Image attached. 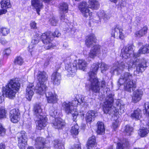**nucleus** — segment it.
<instances>
[{
    "label": "nucleus",
    "mask_w": 149,
    "mask_h": 149,
    "mask_svg": "<svg viewBox=\"0 0 149 149\" xmlns=\"http://www.w3.org/2000/svg\"><path fill=\"white\" fill-rule=\"evenodd\" d=\"M79 8L83 16L87 17L89 16L90 17L92 16V13L90 12L86 2H81L79 6Z\"/></svg>",
    "instance_id": "obj_11"
},
{
    "label": "nucleus",
    "mask_w": 149,
    "mask_h": 149,
    "mask_svg": "<svg viewBox=\"0 0 149 149\" xmlns=\"http://www.w3.org/2000/svg\"><path fill=\"white\" fill-rule=\"evenodd\" d=\"M51 24L53 26H56L57 24V21L56 20L54 17H53L50 19Z\"/></svg>",
    "instance_id": "obj_51"
},
{
    "label": "nucleus",
    "mask_w": 149,
    "mask_h": 149,
    "mask_svg": "<svg viewBox=\"0 0 149 149\" xmlns=\"http://www.w3.org/2000/svg\"><path fill=\"white\" fill-rule=\"evenodd\" d=\"M20 113L18 109H14L10 111V117L11 121L13 123H17L19 120Z\"/></svg>",
    "instance_id": "obj_13"
},
{
    "label": "nucleus",
    "mask_w": 149,
    "mask_h": 149,
    "mask_svg": "<svg viewBox=\"0 0 149 149\" xmlns=\"http://www.w3.org/2000/svg\"><path fill=\"white\" fill-rule=\"evenodd\" d=\"M66 26L68 29H71L72 28V25H71V24L69 23L67 24Z\"/></svg>",
    "instance_id": "obj_60"
},
{
    "label": "nucleus",
    "mask_w": 149,
    "mask_h": 149,
    "mask_svg": "<svg viewBox=\"0 0 149 149\" xmlns=\"http://www.w3.org/2000/svg\"><path fill=\"white\" fill-rule=\"evenodd\" d=\"M14 63L15 65H21L24 63L23 59L20 56H17L15 59Z\"/></svg>",
    "instance_id": "obj_40"
},
{
    "label": "nucleus",
    "mask_w": 149,
    "mask_h": 149,
    "mask_svg": "<svg viewBox=\"0 0 149 149\" xmlns=\"http://www.w3.org/2000/svg\"><path fill=\"white\" fill-rule=\"evenodd\" d=\"M52 124L54 128L59 129L65 125V123L62 119L60 118L55 119Z\"/></svg>",
    "instance_id": "obj_27"
},
{
    "label": "nucleus",
    "mask_w": 149,
    "mask_h": 149,
    "mask_svg": "<svg viewBox=\"0 0 149 149\" xmlns=\"http://www.w3.org/2000/svg\"><path fill=\"white\" fill-rule=\"evenodd\" d=\"M48 103H54L57 102L56 95L55 94L52 93L51 92H49L46 94Z\"/></svg>",
    "instance_id": "obj_23"
},
{
    "label": "nucleus",
    "mask_w": 149,
    "mask_h": 149,
    "mask_svg": "<svg viewBox=\"0 0 149 149\" xmlns=\"http://www.w3.org/2000/svg\"><path fill=\"white\" fill-rule=\"evenodd\" d=\"M97 132L98 134H102L104 133L105 128L102 122H98L97 123Z\"/></svg>",
    "instance_id": "obj_34"
},
{
    "label": "nucleus",
    "mask_w": 149,
    "mask_h": 149,
    "mask_svg": "<svg viewBox=\"0 0 149 149\" xmlns=\"http://www.w3.org/2000/svg\"><path fill=\"white\" fill-rule=\"evenodd\" d=\"M52 33L47 32L43 34L41 38L43 43L45 45V48L47 49H50L53 47L52 43Z\"/></svg>",
    "instance_id": "obj_7"
},
{
    "label": "nucleus",
    "mask_w": 149,
    "mask_h": 149,
    "mask_svg": "<svg viewBox=\"0 0 149 149\" xmlns=\"http://www.w3.org/2000/svg\"><path fill=\"white\" fill-rule=\"evenodd\" d=\"M7 42V41L5 40H1V43L2 44H5Z\"/></svg>",
    "instance_id": "obj_64"
},
{
    "label": "nucleus",
    "mask_w": 149,
    "mask_h": 149,
    "mask_svg": "<svg viewBox=\"0 0 149 149\" xmlns=\"http://www.w3.org/2000/svg\"><path fill=\"white\" fill-rule=\"evenodd\" d=\"M4 97L3 94H0V103H1L4 100Z\"/></svg>",
    "instance_id": "obj_59"
},
{
    "label": "nucleus",
    "mask_w": 149,
    "mask_h": 149,
    "mask_svg": "<svg viewBox=\"0 0 149 149\" xmlns=\"http://www.w3.org/2000/svg\"><path fill=\"white\" fill-rule=\"evenodd\" d=\"M40 37L37 35L34 36L32 38L31 44L29 46V49H32L34 47V45L37 44L39 41Z\"/></svg>",
    "instance_id": "obj_36"
},
{
    "label": "nucleus",
    "mask_w": 149,
    "mask_h": 149,
    "mask_svg": "<svg viewBox=\"0 0 149 149\" xmlns=\"http://www.w3.org/2000/svg\"><path fill=\"white\" fill-rule=\"evenodd\" d=\"M101 87L104 88L106 86V83L104 80L102 81L101 82Z\"/></svg>",
    "instance_id": "obj_61"
},
{
    "label": "nucleus",
    "mask_w": 149,
    "mask_h": 149,
    "mask_svg": "<svg viewBox=\"0 0 149 149\" xmlns=\"http://www.w3.org/2000/svg\"><path fill=\"white\" fill-rule=\"evenodd\" d=\"M78 102L77 98H75L74 100H73L71 102H69V103H70V105L74 107H76L78 104Z\"/></svg>",
    "instance_id": "obj_48"
},
{
    "label": "nucleus",
    "mask_w": 149,
    "mask_h": 149,
    "mask_svg": "<svg viewBox=\"0 0 149 149\" xmlns=\"http://www.w3.org/2000/svg\"><path fill=\"white\" fill-rule=\"evenodd\" d=\"M77 100L80 104H81L85 102L84 97L82 96H81L78 99H77Z\"/></svg>",
    "instance_id": "obj_53"
},
{
    "label": "nucleus",
    "mask_w": 149,
    "mask_h": 149,
    "mask_svg": "<svg viewBox=\"0 0 149 149\" xmlns=\"http://www.w3.org/2000/svg\"><path fill=\"white\" fill-rule=\"evenodd\" d=\"M65 143L60 140H55L53 142V145L55 149H64Z\"/></svg>",
    "instance_id": "obj_31"
},
{
    "label": "nucleus",
    "mask_w": 149,
    "mask_h": 149,
    "mask_svg": "<svg viewBox=\"0 0 149 149\" xmlns=\"http://www.w3.org/2000/svg\"><path fill=\"white\" fill-rule=\"evenodd\" d=\"M133 128L132 127L130 126L129 125H127L125 127V132L127 135H130L131 133L132 132Z\"/></svg>",
    "instance_id": "obj_43"
},
{
    "label": "nucleus",
    "mask_w": 149,
    "mask_h": 149,
    "mask_svg": "<svg viewBox=\"0 0 149 149\" xmlns=\"http://www.w3.org/2000/svg\"><path fill=\"white\" fill-rule=\"evenodd\" d=\"M149 132L148 128H146L143 127L139 129L138 134L141 137H143L146 136Z\"/></svg>",
    "instance_id": "obj_38"
},
{
    "label": "nucleus",
    "mask_w": 149,
    "mask_h": 149,
    "mask_svg": "<svg viewBox=\"0 0 149 149\" xmlns=\"http://www.w3.org/2000/svg\"><path fill=\"white\" fill-rule=\"evenodd\" d=\"M100 49L101 46L98 45H96L93 47L91 49V50H93V52H94L97 55H98L100 54Z\"/></svg>",
    "instance_id": "obj_42"
},
{
    "label": "nucleus",
    "mask_w": 149,
    "mask_h": 149,
    "mask_svg": "<svg viewBox=\"0 0 149 149\" xmlns=\"http://www.w3.org/2000/svg\"><path fill=\"white\" fill-rule=\"evenodd\" d=\"M118 107L119 106V109L118 110V112H120L121 114L123 113L125 111V109L124 105L121 104V103H119L117 105Z\"/></svg>",
    "instance_id": "obj_46"
},
{
    "label": "nucleus",
    "mask_w": 149,
    "mask_h": 149,
    "mask_svg": "<svg viewBox=\"0 0 149 149\" xmlns=\"http://www.w3.org/2000/svg\"><path fill=\"white\" fill-rule=\"evenodd\" d=\"M47 88L46 84L38 82L35 87L36 93L41 95L44 94Z\"/></svg>",
    "instance_id": "obj_14"
},
{
    "label": "nucleus",
    "mask_w": 149,
    "mask_h": 149,
    "mask_svg": "<svg viewBox=\"0 0 149 149\" xmlns=\"http://www.w3.org/2000/svg\"><path fill=\"white\" fill-rule=\"evenodd\" d=\"M31 4L36 8L37 13L39 15L40 9L42 8L43 6L42 2L39 0H32Z\"/></svg>",
    "instance_id": "obj_25"
},
{
    "label": "nucleus",
    "mask_w": 149,
    "mask_h": 149,
    "mask_svg": "<svg viewBox=\"0 0 149 149\" xmlns=\"http://www.w3.org/2000/svg\"><path fill=\"white\" fill-rule=\"evenodd\" d=\"M133 75L130 72H126L121 74L118 81V85H123L125 90L130 93L136 87L135 82L132 80Z\"/></svg>",
    "instance_id": "obj_2"
},
{
    "label": "nucleus",
    "mask_w": 149,
    "mask_h": 149,
    "mask_svg": "<svg viewBox=\"0 0 149 149\" xmlns=\"http://www.w3.org/2000/svg\"><path fill=\"white\" fill-rule=\"evenodd\" d=\"M6 111L3 108L0 109V118L6 117Z\"/></svg>",
    "instance_id": "obj_47"
},
{
    "label": "nucleus",
    "mask_w": 149,
    "mask_h": 149,
    "mask_svg": "<svg viewBox=\"0 0 149 149\" xmlns=\"http://www.w3.org/2000/svg\"><path fill=\"white\" fill-rule=\"evenodd\" d=\"M143 94V92L141 90L137 89L134 91L132 96V102L136 103L139 102L141 100Z\"/></svg>",
    "instance_id": "obj_19"
},
{
    "label": "nucleus",
    "mask_w": 149,
    "mask_h": 149,
    "mask_svg": "<svg viewBox=\"0 0 149 149\" xmlns=\"http://www.w3.org/2000/svg\"><path fill=\"white\" fill-rule=\"evenodd\" d=\"M0 32L3 36H6L10 32L9 29L7 28L2 27L0 29Z\"/></svg>",
    "instance_id": "obj_44"
},
{
    "label": "nucleus",
    "mask_w": 149,
    "mask_h": 149,
    "mask_svg": "<svg viewBox=\"0 0 149 149\" xmlns=\"http://www.w3.org/2000/svg\"><path fill=\"white\" fill-rule=\"evenodd\" d=\"M96 145L95 137L92 136L89 138L87 144V147L88 149H90Z\"/></svg>",
    "instance_id": "obj_33"
},
{
    "label": "nucleus",
    "mask_w": 149,
    "mask_h": 149,
    "mask_svg": "<svg viewBox=\"0 0 149 149\" xmlns=\"http://www.w3.org/2000/svg\"><path fill=\"white\" fill-rule=\"evenodd\" d=\"M97 56V55L93 52V50L91 49L89 53L88 56L91 58L94 59Z\"/></svg>",
    "instance_id": "obj_50"
},
{
    "label": "nucleus",
    "mask_w": 149,
    "mask_h": 149,
    "mask_svg": "<svg viewBox=\"0 0 149 149\" xmlns=\"http://www.w3.org/2000/svg\"><path fill=\"white\" fill-rule=\"evenodd\" d=\"M123 29L119 25H116L112 29V36L111 37V41L112 43L114 42V38H119L120 39L123 40L125 38V36L123 32Z\"/></svg>",
    "instance_id": "obj_9"
},
{
    "label": "nucleus",
    "mask_w": 149,
    "mask_h": 149,
    "mask_svg": "<svg viewBox=\"0 0 149 149\" xmlns=\"http://www.w3.org/2000/svg\"><path fill=\"white\" fill-rule=\"evenodd\" d=\"M89 81L90 84L88 86V88L90 91L93 93H99L100 91V82L96 77L93 76L90 78Z\"/></svg>",
    "instance_id": "obj_6"
},
{
    "label": "nucleus",
    "mask_w": 149,
    "mask_h": 149,
    "mask_svg": "<svg viewBox=\"0 0 149 149\" xmlns=\"http://www.w3.org/2000/svg\"><path fill=\"white\" fill-rule=\"evenodd\" d=\"M133 46L132 45H129L128 46L124 47L122 49L120 56L123 58L126 59L129 58L131 55H133L134 57H139V54H145L149 53V45L143 46L140 48L138 53L135 54L134 52Z\"/></svg>",
    "instance_id": "obj_3"
},
{
    "label": "nucleus",
    "mask_w": 149,
    "mask_h": 149,
    "mask_svg": "<svg viewBox=\"0 0 149 149\" xmlns=\"http://www.w3.org/2000/svg\"><path fill=\"white\" fill-rule=\"evenodd\" d=\"M5 130L2 126L0 125V135L2 136L5 134Z\"/></svg>",
    "instance_id": "obj_54"
},
{
    "label": "nucleus",
    "mask_w": 149,
    "mask_h": 149,
    "mask_svg": "<svg viewBox=\"0 0 149 149\" xmlns=\"http://www.w3.org/2000/svg\"><path fill=\"white\" fill-rule=\"evenodd\" d=\"M141 19V17L140 16H136L135 18V22L137 24L139 23Z\"/></svg>",
    "instance_id": "obj_56"
},
{
    "label": "nucleus",
    "mask_w": 149,
    "mask_h": 149,
    "mask_svg": "<svg viewBox=\"0 0 149 149\" xmlns=\"http://www.w3.org/2000/svg\"><path fill=\"white\" fill-rule=\"evenodd\" d=\"M51 82L53 84L58 85L60 83L61 77L60 74L57 72H54L51 77Z\"/></svg>",
    "instance_id": "obj_22"
},
{
    "label": "nucleus",
    "mask_w": 149,
    "mask_h": 149,
    "mask_svg": "<svg viewBox=\"0 0 149 149\" xmlns=\"http://www.w3.org/2000/svg\"><path fill=\"white\" fill-rule=\"evenodd\" d=\"M148 63L146 60L144 58L141 59H138L136 58H134V61H130L127 64L122 62L118 64V66H114L111 69V71L114 73L116 72L118 74V72L119 70H124L125 69L127 68L129 72L132 70L133 66L135 65L136 67V71H134V74L136 72L137 74L140 72L142 73L146 69L148 66Z\"/></svg>",
    "instance_id": "obj_1"
},
{
    "label": "nucleus",
    "mask_w": 149,
    "mask_h": 149,
    "mask_svg": "<svg viewBox=\"0 0 149 149\" xmlns=\"http://www.w3.org/2000/svg\"><path fill=\"white\" fill-rule=\"evenodd\" d=\"M96 38L94 34H92L88 35L86 38L85 43L88 47H90L95 45L96 42Z\"/></svg>",
    "instance_id": "obj_20"
},
{
    "label": "nucleus",
    "mask_w": 149,
    "mask_h": 149,
    "mask_svg": "<svg viewBox=\"0 0 149 149\" xmlns=\"http://www.w3.org/2000/svg\"><path fill=\"white\" fill-rule=\"evenodd\" d=\"M34 87L29 85L26 89V98L29 101H30L34 94Z\"/></svg>",
    "instance_id": "obj_26"
},
{
    "label": "nucleus",
    "mask_w": 149,
    "mask_h": 149,
    "mask_svg": "<svg viewBox=\"0 0 149 149\" xmlns=\"http://www.w3.org/2000/svg\"><path fill=\"white\" fill-rule=\"evenodd\" d=\"M97 14L99 18H103L104 20H108L110 17V15L108 14H106L103 10L98 12Z\"/></svg>",
    "instance_id": "obj_37"
},
{
    "label": "nucleus",
    "mask_w": 149,
    "mask_h": 149,
    "mask_svg": "<svg viewBox=\"0 0 149 149\" xmlns=\"http://www.w3.org/2000/svg\"><path fill=\"white\" fill-rule=\"evenodd\" d=\"M114 95L112 94H109L106 98L103 107V111L106 113L109 112L113 114V112L115 113L117 112L115 108L112 106L114 101Z\"/></svg>",
    "instance_id": "obj_5"
},
{
    "label": "nucleus",
    "mask_w": 149,
    "mask_h": 149,
    "mask_svg": "<svg viewBox=\"0 0 149 149\" xmlns=\"http://www.w3.org/2000/svg\"><path fill=\"white\" fill-rule=\"evenodd\" d=\"M78 65L79 68L80 69H84L87 65V63L86 61L83 59H79L78 60Z\"/></svg>",
    "instance_id": "obj_39"
},
{
    "label": "nucleus",
    "mask_w": 149,
    "mask_h": 149,
    "mask_svg": "<svg viewBox=\"0 0 149 149\" xmlns=\"http://www.w3.org/2000/svg\"><path fill=\"white\" fill-rule=\"evenodd\" d=\"M90 8L93 10H97L99 7L100 4L96 0H89L88 2Z\"/></svg>",
    "instance_id": "obj_29"
},
{
    "label": "nucleus",
    "mask_w": 149,
    "mask_h": 149,
    "mask_svg": "<svg viewBox=\"0 0 149 149\" xmlns=\"http://www.w3.org/2000/svg\"><path fill=\"white\" fill-rule=\"evenodd\" d=\"M36 76L38 83H45L46 81L48 80V75L45 71H38Z\"/></svg>",
    "instance_id": "obj_15"
},
{
    "label": "nucleus",
    "mask_w": 149,
    "mask_h": 149,
    "mask_svg": "<svg viewBox=\"0 0 149 149\" xmlns=\"http://www.w3.org/2000/svg\"><path fill=\"white\" fill-rule=\"evenodd\" d=\"M97 116V112L93 111H90L86 113L85 118L86 122L90 123L95 120L96 116Z\"/></svg>",
    "instance_id": "obj_17"
},
{
    "label": "nucleus",
    "mask_w": 149,
    "mask_h": 149,
    "mask_svg": "<svg viewBox=\"0 0 149 149\" xmlns=\"http://www.w3.org/2000/svg\"><path fill=\"white\" fill-rule=\"evenodd\" d=\"M18 139V146L20 149H25V146L27 144V138L26 133L23 131L17 134Z\"/></svg>",
    "instance_id": "obj_8"
},
{
    "label": "nucleus",
    "mask_w": 149,
    "mask_h": 149,
    "mask_svg": "<svg viewBox=\"0 0 149 149\" xmlns=\"http://www.w3.org/2000/svg\"><path fill=\"white\" fill-rule=\"evenodd\" d=\"M45 143V140L44 138L42 137H38L35 140V145L37 149H48L46 148L41 147L43 146Z\"/></svg>",
    "instance_id": "obj_24"
},
{
    "label": "nucleus",
    "mask_w": 149,
    "mask_h": 149,
    "mask_svg": "<svg viewBox=\"0 0 149 149\" xmlns=\"http://www.w3.org/2000/svg\"><path fill=\"white\" fill-rule=\"evenodd\" d=\"M78 127L77 125H75L72 127L70 130V132L73 135L76 136L78 134Z\"/></svg>",
    "instance_id": "obj_41"
},
{
    "label": "nucleus",
    "mask_w": 149,
    "mask_h": 149,
    "mask_svg": "<svg viewBox=\"0 0 149 149\" xmlns=\"http://www.w3.org/2000/svg\"><path fill=\"white\" fill-rule=\"evenodd\" d=\"M61 34L57 31H55L54 33H52V36H53L54 37H58Z\"/></svg>",
    "instance_id": "obj_57"
},
{
    "label": "nucleus",
    "mask_w": 149,
    "mask_h": 149,
    "mask_svg": "<svg viewBox=\"0 0 149 149\" xmlns=\"http://www.w3.org/2000/svg\"><path fill=\"white\" fill-rule=\"evenodd\" d=\"M68 5L66 3H61L59 7L60 19L61 21L66 22L67 19L65 18V14L68 12Z\"/></svg>",
    "instance_id": "obj_12"
},
{
    "label": "nucleus",
    "mask_w": 149,
    "mask_h": 149,
    "mask_svg": "<svg viewBox=\"0 0 149 149\" xmlns=\"http://www.w3.org/2000/svg\"><path fill=\"white\" fill-rule=\"evenodd\" d=\"M11 52V50L9 48L5 49L3 52V54L4 55L6 56L9 55Z\"/></svg>",
    "instance_id": "obj_49"
},
{
    "label": "nucleus",
    "mask_w": 149,
    "mask_h": 149,
    "mask_svg": "<svg viewBox=\"0 0 149 149\" xmlns=\"http://www.w3.org/2000/svg\"><path fill=\"white\" fill-rule=\"evenodd\" d=\"M100 68L101 69L102 72H103V71H105L108 69L109 67L105 63L102 62L101 63Z\"/></svg>",
    "instance_id": "obj_45"
},
{
    "label": "nucleus",
    "mask_w": 149,
    "mask_h": 149,
    "mask_svg": "<svg viewBox=\"0 0 149 149\" xmlns=\"http://www.w3.org/2000/svg\"><path fill=\"white\" fill-rule=\"evenodd\" d=\"M148 28L146 26H145L140 30L137 31L135 33V36L141 37L144 36L147 33Z\"/></svg>",
    "instance_id": "obj_32"
},
{
    "label": "nucleus",
    "mask_w": 149,
    "mask_h": 149,
    "mask_svg": "<svg viewBox=\"0 0 149 149\" xmlns=\"http://www.w3.org/2000/svg\"><path fill=\"white\" fill-rule=\"evenodd\" d=\"M49 62L48 61H46L44 63V65L45 66H47L49 64Z\"/></svg>",
    "instance_id": "obj_63"
},
{
    "label": "nucleus",
    "mask_w": 149,
    "mask_h": 149,
    "mask_svg": "<svg viewBox=\"0 0 149 149\" xmlns=\"http://www.w3.org/2000/svg\"><path fill=\"white\" fill-rule=\"evenodd\" d=\"M1 7L3 9L10 8L11 5L10 0H2L0 2Z\"/></svg>",
    "instance_id": "obj_35"
},
{
    "label": "nucleus",
    "mask_w": 149,
    "mask_h": 149,
    "mask_svg": "<svg viewBox=\"0 0 149 149\" xmlns=\"http://www.w3.org/2000/svg\"><path fill=\"white\" fill-rule=\"evenodd\" d=\"M65 69L69 73L68 74L72 75L74 74L77 70L76 63H70L66 64Z\"/></svg>",
    "instance_id": "obj_18"
},
{
    "label": "nucleus",
    "mask_w": 149,
    "mask_h": 149,
    "mask_svg": "<svg viewBox=\"0 0 149 149\" xmlns=\"http://www.w3.org/2000/svg\"><path fill=\"white\" fill-rule=\"evenodd\" d=\"M5 146L4 144L1 143L0 144V149H5Z\"/></svg>",
    "instance_id": "obj_62"
},
{
    "label": "nucleus",
    "mask_w": 149,
    "mask_h": 149,
    "mask_svg": "<svg viewBox=\"0 0 149 149\" xmlns=\"http://www.w3.org/2000/svg\"><path fill=\"white\" fill-rule=\"evenodd\" d=\"M118 126V122L117 120L114 121L112 123V127L114 129L116 128Z\"/></svg>",
    "instance_id": "obj_52"
},
{
    "label": "nucleus",
    "mask_w": 149,
    "mask_h": 149,
    "mask_svg": "<svg viewBox=\"0 0 149 149\" xmlns=\"http://www.w3.org/2000/svg\"><path fill=\"white\" fill-rule=\"evenodd\" d=\"M70 103L64 102L63 103L62 106L64 110L67 114L71 113L74 119H76L78 115V112L76 109L71 106Z\"/></svg>",
    "instance_id": "obj_10"
},
{
    "label": "nucleus",
    "mask_w": 149,
    "mask_h": 149,
    "mask_svg": "<svg viewBox=\"0 0 149 149\" xmlns=\"http://www.w3.org/2000/svg\"><path fill=\"white\" fill-rule=\"evenodd\" d=\"M99 63L97 62V63H93L91 66V70L88 74L90 78L92 77H93V76H96V74L99 68Z\"/></svg>",
    "instance_id": "obj_21"
},
{
    "label": "nucleus",
    "mask_w": 149,
    "mask_h": 149,
    "mask_svg": "<svg viewBox=\"0 0 149 149\" xmlns=\"http://www.w3.org/2000/svg\"><path fill=\"white\" fill-rule=\"evenodd\" d=\"M141 110L139 109H137L131 114V117L133 119L138 120L141 117Z\"/></svg>",
    "instance_id": "obj_30"
},
{
    "label": "nucleus",
    "mask_w": 149,
    "mask_h": 149,
    "mask_svg": "<svg viewBox=\"0 0 149 149\" xmlns=\"http://www.w3.org/2000/svg\"><path fill=\"white\" fill-rule=\"evenodd\" d=\"M20 87V83L17 79L11 80L6 86L5 95L6 97L11 99L15 96L16 93Z\"/></svg>",
    "instance_id": "obj_4"
},
{
    "label": "nucleus",
    "mask_w": 149,
    "mask_h": 149,
    "mask_svg": "<svg viewBox=\"0 0 149 149\" xmlns=\"http://www.w3.org/2000/svg\"><path fill=\"white\" fill-rule=\"evenodd\" d=\"M30 25L32 29H36L37 28L36 24L35 22H32L30 23Z\"/></svg>",
    "instance_id": "obj_55"
},
{
    "label": "nucleus",
    "mask_w": 149,
    "mask_h": 149,
    "mask_svg": "<svg viewBox=\"0 0 149 149\" xmlns=\"http://www.w3.org/2000/svg\"><path fill=\"white\" fill-rule=\"evenodd\" d=\"M36 123V127L38 130H40L43 128L46 125L47 118L44 116H40Z\"/></svg>",
    "instance_id": "obj_16"
},
{
    "label": "nucleus",
    "mask_w": 149,
    "mask_h": 149,
    "mask_svg": "<svg viewBox=\"0 0 149 149\" xmlns=\"http://www.w3.org/2000/svg\"><path fill=\"white\" fill-rule=\"evenodd\" d=\"M34 115L36 117L39 118L40 117V116H42V109L40 106L38 104H36L35 105L33 109Z\"/></svg>",
    "instance_id": "obj_28"
},
{
    "label": "nucleus",
    "mask_w": 149,
    "mask_h": 149,
    "mask_svg": "<svg viewBox=\"0 0 149 149\" xmlns=\"http://www.w3.org/2000/svg\"><path fill=\"white\" fill-rule=\"evenodd\" d=\"M145 110L146 112V113H148V115L149 116V105H148L146 104V103L145 104Z\"/></svg>",
    "instance_id": "obj_58"
}]
</instances>
